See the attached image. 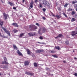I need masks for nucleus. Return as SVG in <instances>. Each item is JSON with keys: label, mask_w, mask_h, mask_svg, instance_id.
<instances>
[{"label": "nucleus", "mask_w": 77, "mask_h": 77, "mask_svg": "<svg viewBox=\"0 0 77 77\" xmlns=\"http://www.w3.org/2000/svg\"><path fill=\"white\" fill-rule=\"evenodd\" d=\"M2 29H3V30L5 32L7 33L9 37L11 36L10 33L9 31L8 30L6 29L3 27H2Z\"/></svg>", "instance_id": "nucleus-1"}, {"label": "nucleus", "mask_w": 77, "mask_h": 77, "mask_svg": "<svg viewBox=\"0 0 77 77\" xmlns=\"http://www.w3.org/2000/svg\"><path fill=\"white\" fill-rule=\"evenodd\" d=\"M26 74L28 75H29L31 76H33L34 75V73L33 72H30L28 71H26L25 72Z\"/></svg>", "instance_id": "nucleus-2"}, {"label": "nucleus", "mask_w": 77, "mask_h": 77, "mask_svg": "<svg viewBox=\"0 0 77 77\" xmlns=\"http://www.w3.org/2000/svg\"><path fill=\"white\" fill-rule=\"evenodd\" d=\"M43 4H44L45 6H50V3L48 2L47 1H46L45 2V3L43 2Z\"/></svg>", "instance_id": "nucleus-3"}, {"label": "nucleus", "mask_w": 77, "mask_h": 77, "mask_svg": "<svg viewBox=\"0 0 77 77\" xmlns=\"http://www.w3.org/2000/svg\"><path fill=\"white\" fill-rule=\"evenodd\" d=\"M72 33L71 35L73 37H74L76 35L75 34L77 35V32L76 31H72Z\"/></svg>", "instance_id": "nucleus-4"}, {"label": "nucleus", "mask_w": 77, "mask_h": 77, "mask_svg": "<svg viewBox=\"0 0 77 77\" xmlns=\"http://www.w3.org/2000/svg\"><path fill=\"white\" fill-rule=\"evenodd\" d=\"M4 59L5 64L8 65L9 64L7 62H6L8 61V60H7L6 57H4Z\"/></svg>", "instance_id": "nucleus-5"}, {"label": "nucleus", "mask_w": 77, "mask_h": 77, "mask_svg": "<svg viewBox=\"0 0 77 77\" xmlns=\"http://www.w3.org/2000/svg\"><path fill=\"white\" fill-rule=\"evenodd\" d=\"M44 50L43 49H41V50H36L35 51V52L36 53H42L44 52Z\"/></svg>", "instance_id": "nucleus-6"}, {"label": "nucleus", "mask_w": 77, "mask_h": 77, "mask_svg": "<svg viewBox=\"0 0 77 77\" xmlns=\"http://www.w3.org/2000/svg\"><path fill=\"white\" fill-rule=\"evenodd\" d=\"M3 15L4 17H5V20H7L8 19L7 17L8 16V14H6L5 13H3Z\"/></svg>", "instance_id": "nucleus-7"}, {"label": "nucleus", "mask_w": 77, "mask_h": 77, "mask_svg": "<svg viewBox=\"0 0 77 77\" xmlns=\"http://www.w3.org/2000/svg\"><path fill=\"white\" fill-rule=\"evenodd\" d=\"M17 53L20 56H21V57H22L23 56V54L21 53V52L19 50H17Z\"/></svg>", "instance_id": "nucleus-8"}, {"label": "nucleus", "mask_w": 77, "mask_h": 77, "mask_svg": "<svg viewBox=\"0 0 77 77\" xmlns=\"http://www.w3.org/2000/svg\"><path fill=\"white\" fill-rule=\"evenodd\" d=\"M12 25L14 26L15 27H18V25H17V23H13L12 24Z\"/></svg>", "instance_id": "nucleus-9"}, {"label": "nucleus", "mask_w": 77, "mask_h": 77, "mask_svg": "<svg viewBox=\"0 0 77 77\" xmlns=\"http://www.w3.org/2000/svg\"><path fill=\"white\" fill-rule=\"evenodd\" d=\"M29 62L28 61H26L24 62L25 66H28L29 65Z\"/></svg>", "instance_id": "nucleus-10"}, {"label": "nucleus", "mask_w": 77, "mask_h": 77, "mask_svg": "<svg viewBox=\"0 0 77 77\" xmlns=\"http://www.w3.org/2000/svg\"><path fill=\"white\" fill-rule=\"evenodd\" d=\"M34 27V25H30L29 26V28L31 29L30 30V31H32V29H33Z\"/></svg>", "instance_id": "nucleus-11"}, {"label": "nucleus", "mask_w": 77, "mask_h": 77, "mask_svg": "<svg viewBox=\"0 0 77 77\" xmlns=\"http://www.w3.org/2000/svg\"><path fill=\"white\" fill-rule=\"evenodd\" d=\"M26 51L27 52L28 54H30L31 53V51H30V50L29 49H26Z\"/></svg>", "instance_id": "nucleus-12"}, {"label": "nucleus", "mask_w": 77, "mask_h": 77, "mask_svg": "<svg viewBox=\"0 0 77 77\" xmlns=\"http://www.w3.org/2000/svg\"><path fill=\"white\" fill-rule=\"evenodd\" d=\"M56 17L57 18V19H59L61 17V16L60 15L58 14H57L56 15Z\"/></svg>", "instance_id": "nucleus-13"}, {"label": "nucleus", "mask_w": 77, "mask_h": 77, "mask_svg": "<svg viewBox=\"0 0 77 77\" xmlns=\"http://www.w3.org/2000/svg\"><path fill=\"white\" fill-rule=\"evenodd\" d=\"M3 25V21H1V20H0V25L2 27Z\"/></svg>", "instance_id": "nucleus-14"}, {"label": "nucleus", "mask_w": 77, "mask_h": 77, "mask_svg": "<svg viewBox=\"0 0 77 77\" xmlns=\"http://www.w3.org/2000/svg\"><path fill=\"white\" fill-rule=\"evenodd\" d=\"M69 3H66L65 5H64L65 8H67L68 5H69Z\"/></svg>", "instance_id": "nucleus-15"}, {"label": "nucleus", "mask_w": 77, "mask_h": 77, "mask_svg": "<svg viewBox=\"0 0 77 77\" xmlns=\"http://www.w3.org/2000/svg\"><path fill=\"white\" fill-rule=\"evenodd\" d=\"M46 31V29L45 28H44L43 29H42V33H45V32Z\"/></svg>", "instance_id": "nucleus-16"}, {"label": "nucleus", "mask_w": 77, "mask_h": 77, "mask_svg": "<svg viewBox=\"0 0 77 77\" xmlns=\"http://www.w3.org/2000/svg\"><path fill=\"white\" fill-rule=\"evenodd\" d=\"M28 35H29L30 36V37H31V36H34V35L32 33H28Z\"/></svg>", "instance_id": "nucleus-17"}, {"label": "nucleus", "mask_w": 77, "mask_h": 77, "mask_svg": "<svg viewBox=\"0 0 77 77\" xmlns=\"http://www.w3.org/2000/svg\"><path fill=\"white\" fill-rule=\"evenodd\" d=\"M65 43L67 45H68L69 43V41L68 40L66 41L65 42Z\"/></svg>", "instance_id": "nucleus-18"}, {"label": "nucleus", "mask_w": 77, "mask_h": 77, "mask_svg": "<svg viewBox=\"0 0 77 77\" xmlns=\"http://www.w3.org/2000/svg\"><path fill=\"white\" fill-rule=\"evenodd\" d=\"M9 4L10 5V6H14V4L12 3V2H9Z\"/></svg>", "instance_id": "nucleus-19"}, {"label": "nucleus", "mask_w": 77, "mask_h": 77, "mask_svg": "<svg viewBox=\"0 0 77 77\" xmlns=\"http://www.w3.org/2000/svg\"><path fill=\"white\" fill-rule=\"evenodd\" d=\"M13 46L14 49H18V48L16 45H13Z\"/></svg>", "instance_id": "nucleus-20"}, {"label": "nucleus", "mask_w": 77, "mask_h": 77, "mask_svg": "<svg viewBox=\"0 0 77 77\" xmlns=\"http://www.w3.org/2000/svg\"><path fill=\"white\" fill-rule=\"evenodd\" d=\"M55 48H56V49H57L58 50H60V48L59 46H58L57 47L55 46Z\"/></svg>", "instance_id": "nucleus-21"}, {"label": "nucleus", "mask_w": 77, "mask_h": 77, "mask_svg": "<svg viewBox=\"0 0 77 77\" xmlns=\"http://www.w3.org/2000/svg\"><path fill=\"white\" fill-rule=\"evenodd\" d=\"M76 20V19L75 18L73 17L71 20V21L72 22H74Z\"/></svg>", "instance_id": "nucleus-22"}, {"label": "nucleus", "mask_w": 77, "mask_h": 77, "mask_svg": "<svg viewBox=\"0 0 77 77\" xmlns=\"http://www.w3.org/2000/svg\"><path fill=\"white\" fill-rule=\"evenodd\" d=\"M34 66L35 67H37L38 66V65L37 64V63L36 62H35L33 63Z\"/></svg>", "instance_id": "nucleus-23"}, {"label": "nucleus", "mask_w": 77, "mask_h": 77, "mask_svg": "<svg viewBox=\"0 0 77 77\" xmlns=\"http://www.w3.org/2000/svg\"><path fill=\"white\" fill-rule=\"evenodd\" d=\"M25 35L24 33H22L20 34L19 37H22L23 35Z\"/></svg>", "instance_id": "nucleus-24"}, {"label": "nucleus", "mask_w": 77, "mask_h": 77, "mask_svg": "<svg viewBox=\"0 0 77 77\" xmlns=\"http://www.w3.org/2000/svg\"><path fill=\"white\" fill-rule=\"evenodd\" d=\"M13 31L14 33H16V32H18V31L16 29H14L13 30Z\"/></svg>", "instance_id": "nucleus-25"}, {"label": "nucleus", "mask_w": 77, "mask_h": 77, "mask_svg": "<svg viewBox=\"0 0 77 77\" xmlns=\"http://www.w3.org/2000/svg\"><path fill=\"white\" fill-rule=\"evenodd\" d=\"M75 14V11H72L71 13V15H74Z\"/></svg>", "instance_id": "nucleus-26"}, {"label": "nucleus", "mask_w": 77, "mask_h": 77, "mask_svg": "<svg viewBox=\"0 0 77 77\" xmlns=\"http://www.w3.org/2000/svg\"><path fill=\"white\" fill-rule=\"evenodd\" d=\"M38 33L40 35H42V33L41 32V30L39 29V30L38 31Z\"/></svg>", "instance_id": "nucleus-27"}, {"label": "nucleus", "mask_w": 77, "mask_h": 77, "mask_svg": "<svg viewBox=\"0 0 77 77\" xmlns=\"http://www.w3.org/2000/svg\"><path fill=\"white\" fill-rule=\"evenodd\" d=\"M58 36L59 38H60L63 36V35L61 34H59Z\"/></svg>", "instance_id": "nucleus-28"}, {"label": "nucleus", "mask_w": 77, "mask_h": 77, "mask_svg": "<svg viewBox=\"0 0 77 77\" xmlns=\"http://www.w3.org/2000/svg\"><path fill=\"white\" fill-rule=\"evenodd\" d=\"M33 4H30L29 6L30 7V8H33Z\"/></svg>", "instance_id": "nucleus-29"}, {"label": "nucleus", "mask_w": 77, "mask_h": 77, "mask_svg": "<svg viewBox=\"0 0 77 77\" xmlns=\"http://www.w3.org/2000/svg\"><path fill=\"white\" fill-rule=\"evenodd\" d=\"M33 28H34L35 29H37V27L35 26L34 25V27H33Z\"/></svg>", "instance_id": "nucleus-30"}, {"label": "nucleus", "mask_w": 77, "mask_h": 77, "mask_svg": "<svg viewBox=\"0 0 77 77\" xmlns=\"http://www.w3.org/2000/svg\"><path fill=\"white\" fill-rule=\"evenodd\" d=\"M63 15H64L66 17H67V16L66 15V14L64 12L63 13Z\"/></svg>", "instance_id": "nucleus-31"}, {"label": "nucleus", "mask_w": 77, "mask_h": 77, "mask_svg": "<svg viewBox=\"0 0 77 77\" xmlns=\"http://www.w3.org/2000/svg\"><path fill=\"white\" fill-rule=\"evenodd\" d=\"M39 38L41 40L43 39V37L42 36H40L39 37Z\"/></svg>", "instance_id": "nucleus-32"}, {"label": "nucleus", "mask_w": 77, "mask_h": 77, "mask_svg": "<svg viewBox=\"0 0 77 77\" xmlns=\"http://www.w3.org/2000/svg\"><path fill=\"white\" fill-rule=\"evenodd\" d=\"M50 12L51 13V14H52V16H54V17H56V16H55V14H53L51 11H50Z\"/></svg>", "instance_id": "nucleus-33"}, {"label": "nucleus", "mask_w": 77, "mask_h": 77, "mask_svg": "<svg viewBox=\"0 0 77 77\" xmlns=\"http://www.w3.org/2000/svg\"><path fill=\"white\" fill-rule=\"evenodd\" d=\"M52 56L54 57L55 58H57L58 57L57 56V55H52Z\"/></svg>", "instance_id": "nucleus-34"}, {"label": "nucleus", "mask_w": 77, "mask_h": 77, "mask_svg": "<svg viewBox=\"0 0 77 77\" xmlns=\"http://www.w3.org/2000/svg\"><path fill=\"white\" fill-rule=\"evenodd\" d=\"M1 37H2L3 38H6L7 37L5 35H3L2 36H2Z\"/></svg>", "instance_id": "nucleus-35"}, {"label": "nucleus", "mask_w": 77, "mask_h": 77, "mask_svg": "<svg viewBox=\"0 0 77 77\" xmlns=\"http://www.w3.org/2000/svg\"><path fill=\"white\" fill-rule=\"evenodd\" d=\"M39 8H42V6L41 4H39Z\"/></svg>", "instance_id": "nucleus-36"}, {"label": "nucleus", "mask_w": 77, "mask_h": 77, "mask_svg": "<svg viewBox=\"0 0 77 77\" xmlns=\"http://www.w3.org/2000/svg\"><path fill=\"white\" fill-rule=\"evenodd\" d=\"M57 9H58L59 11H61V9L60 7H58Z\"/></svg>", "instance_id": "nucleus-37"}, {"label": "nucleus", "mask_w": 77, "mask_h": 77, "mask_svg": "<svg viewBox=\"0 0 77 77\" xmlns=\"http://www.w3.org/2000/svg\"><path fill=\"white\" fill-rule=\"evenodd\" d=\"M74 17L77 19V14H76L75 15Z\"/></svg>", "instance_id": "nucleus-38"}, {"label": "nucleus", "mask_w": 77, "mask_h": 77, "mask_svg": "<svg viewBox=\"0 0 77 77\" xmlns=\"http://www.w3.org/2000/svg\"><path fill=\"white\" fill-rule=\"evenodd\" d=\"M76 2H75L73 1L72 2V4H75V3H76Z\"/></svg>", "instance_id": "nucleus-39"}, {"label": "nucleus", "mask_w": 77, "mask_h": 77, "mask_svg": "<svg viewBox=\"0 0 77 77\" xmlns=\"http://www.w3.org/2000/svg\"><path fill=\"white\" fill-rule=\"evenodd\" d=\"M69 11H72V9L71 8H69Z\"/></svg>", "instance_id": "nucleus-40"}, {"label": "nucleus", "mask_w": 77, "mask_h": 77, "mask_svg": "<svg viewBox=\"0 0 77 77\" xmlns=\"http://www.w3.org/2000/svg\"><path fill=\"white\" fill-rule=\"evenodd\" d=\"M35 25H36V26H38V27H39V24L38 23H36V24H35Z\"/></svg>", "instance_id": "nucleus-41"}, {"label": "nucleus", "mask_w": 77, "mask_h": 77, "mask_svg": "<svg viewBox=\"0 0 77 77\" xmlns=\"http://www.w3.org/2000/svg\"><path fill=\"white\" fill-rule=\"evenodd\" d=\"M59 37L58 36H57L55 37V38L56 39L57 38H59Z\"/></svg>", "instance_id": "nucleus-42"}, {"label": "nucleus", "mask_w": 77, "mask_h": 77, "mask_svg": "<svg viewBox=\"0 0 77 77\" xmlns=\"http://www.w3.org/2000/svg\"><path fill=\"white\" fill-rule=\"evenodd\" d=\"M34 3V2L33 1H32L31 2V3H30V4H31L32 5H33Z\"/></svg>", "instance_id": "nucleus-43"}, {"label": "nucleus", "mask_w": 77, "mask_h": 77, "mask_svg": "<svg viewBox=\"0 0 77 77\" xmlns=\"http://www.w3.org/2000/svg\"><path fill=\"white\" fill-rule=\"evenodd\" d=\"M13 9H14V10H16V8L15 7H13Z\"/></svg>", "instance_id": "nucleus-44"}, {"label": "nucleus", "mask_w": 77, "mask_h": 77, "mask_svg": "<svg viewBox=\"0 0 77 77\" xmlns=\"http://www.w3.org/2000/svg\"><path fill=\"white\" fill-rule=\"evenodd\" d=\"M51 53H54V51H51Z\"/></svg>", "instance_id": "nucleus-45"}, {"label": "nucleus", "mask_w": 77, "mask_h": 77, "mask_svg": "<svg viewBox=\"0 0 77 77\" xmlns=\"http://www.w3.org/2000/svg\"><path fill=\"white\" fill-rule=\"evenodd\" d=\"M35 3H38V0H35Z\"/></svg>", "instance_id": "nucleus-46"}, {"label": "nucleus", "mask_w": 77, "mask_h": 77, "mask_svg": "<svg viewBox=\"0 0 77 77\" xmlns=\"http://www.w3.org/2000/svg\"><path fill=\"white\" fill-rule=\"evenodd\" d=\"M46 10V9H45V8H44L43 9V11H44L45 12V11Z\"/></svg>", "instance_id": "nucleus-47"}, {"label": "nucleus", "mask_w": 77, "mask_h": 77, "mask_svg": "<svg viewBox=\"0 0 77 77\" xmlns=\"http://www.w3.org/2000/svg\"><path fill=\"white\" fill-rule=\"evenodd\" d=\"M42 18L44 20H46V18L45 17H43Z\"/></svg>", "instance_id": "nucleus-48"}, {"label": "nucleus", "mask_w": 77, "mask_h": 77, "mask_svg": "<svg viewBox=\"0 0 77 77\" xmlns=\"http://www.w3.org/2000/svg\"><path fill=\"white\" fill-rule=\"evenodd\" d=\"M74 75L75 76H77V73H75L74 74Z\"/></svg>", "instance_id": "nucleus-49"}, {"label": "nucleus", "mask_w": 77, "mask_h": 77, "mask_svg": "<svg viewBox=\"0 0 77 77\" xmlns=\"http://www.w3.org/2000/svg\"><path fill=\"white\" fill-rule=\"evenodd\" d=\"M46 70H48L49 69V68H48V67H47V68H46Z\"/></svg>", "instance_id": "nucleus-50"}, {"label": "nucleus", "mask_w": 77, "mask_h": 77, "mask_svg": "<svg viewBox=\"0 0 77 77\" xmlns=\"http://www.w3.org/2000/svg\"><path fill=\"white\" fill-rule=\"evenodd\" d=\"M75 8H77V4L75 5Z\"/></svg>", "instance_id": "nucleus-51"}, {"label": "nucleus", "mask_w": 77, "mask_h": 77, "mask_svg": "<svg viewBox=\"0 0 77 77\" xmlns=\"http://www.w3.org/2000/svg\"><path fill=\"white\" fill-rule=\"evenodd\" d=\"M25 0H22V2H23V3H24Z\"/></svg>", "instance_id": "nucleus-52"}, {"label": "nucleus", "mask_w": 77, "mask_h": 77, "mask_svg": "<svg viewBox=\"0 0 77 77\" xmlns=\"http://www.w3.org/2000/svg\"><path fill=\"white\" fill-rule=\"evenodd\" d=\"M32 57H33L34 56V54H32Z\"/></svg>", "instance_id": "nucleus-53"}, {"label": "nucleus", "mask_w": 77, "mask_h": 77, "mask_svg": "<svg viewBox=\"0 0 77 77\" xmlns=\"http://www.w3.org/2000/svg\"><path fill=\"white\" fill-rule=\"evenodd\" d=\"M4 68H6V66H5L4 67Z\"/></svg>", "instance_id": "nucleus-54"}, {"label": "nucleus", "mask_w": 77, "mask_h": 77, "mask_svg": "<svg viewBox=\"0 0 77 77\" xmlns=\"http://www.w3.org/2000/svg\"><path fill=\"white\" fill-rule=\"evenodd\" d=\"M2 34L0 32V37H2Z\"/></svg>", "instance_id": "nucleus-55"}, {"label": "nucleus", "mask_w": 77, "mask_h": 77, "mask_svg": "<svg viewBox=\"0 0 77 77\" xmlns=\"http://www.w3.org/2000/svg\"><path fill=\"white\" fill-rule=\"evenodd\" d=\"M63 63H66V61L64 60V61H63Z\"/></svg>", "instance_id": "nucleus-56"}, {"label": "nucleus", "mask_w": 77, "mask_h": 77, "mask_svg": "<svg viewBox=\"0 0 77 77\" xmlns=\"http://www.w3.org/2000/svg\"><path fill=\"white\" fill-rule=\"evenodd\" d=\"M5 63H4V61H2V64H4Z\"/></svg>", "instance_id": "nucleus-57"}, {"label": "nucleus", "mask_w": 77, "mask_h": 77, "mask_svg": "<svg viewBox=\"0 0 77 77\" xmlns=\"http://www.w3.org/2000/svg\"><path fill=\"white\" fill-rule=\"evenodd\" d=\"M74 59H75V60H77V58H76V57H75V58H74Z\"/></svg>", "instance_id": "nucleus-58"}, {"label": "nucleus", "mask_w": 77, "mask_h": 77, "mask_svg": "<svg viewBox=\"0 0 77 77\" xmlns=\"http://www.w3.org/2000/svg\"><path fill=\"white\" fill-rule=\"evenodd\" d=\"M38 44H41V43L39 42H38Z\"/></svg>", "instance_id": "nucleus-59"}, {"label": "nucleus", "mask_w": 77, "mask_h": 77, "mask_svg": "<svg viewBox=\"0 0 77 77\" xmlns=\"http://www.w3.org/2000/svg\"><path fill=\"white\" fill-rule=\"evenodd\" d=\"M25 4H26V5H27V2H26L25 3Z\"/></svg>", "instance_id": "nucleus-60"}, {"label": "nucleus", "mask_w": 77, "mask_h": 77, "mask_svg": "<svg viewBox=\"0 0 77 77\" xmlns=\"http://www.w3.org/2000/svg\"><path fill=\"white\" fill-rule=\"evenodd\" d=\"M1 2H2V3H4V2L2 1V0H1Z\"/></svg>", "instance_id": "nucleus-61"}, {"label": "nucleus", "mask_w": 77, "mask_h": 77, "mask_svg": "<svg viewBox=\"0 0 77 77\" xmlns=\"http://www.w3.org/2000/svg\"><path fill=\"white\" fill-rule=\"evenodd\" d=\"M75 29L77 31V27H76V28Z\"/></svg>", "instance_id": "nucleus-62"}, {"label": "nucleus", "mask_w": 77, "mask_h": 77, "mask_svg": "<svg viewBox=\"0 0 77 77\" xmlns=\"http://www.w3.org/2000/svg\"><path fill=\"white\" fill-rule=\"evenodd\" d=\"M2 75V74L0 72V75Z\"/></svg>", "instance_id": "nucleus-63"}, {"label": "nucleus", "mask_w": 77, "mask_h": 77, "mask_svg": "<svg viewBox=\"0 0 77 77\" xmlns=\"http://www.w3.org/2000/svg\"><path fill=\"white\" fill-rule=\"evenodd\" d=\"M76 11H77V8L76 9Z\"/></svg>", "instance_id": "nucleus-64"}]
</instances>
